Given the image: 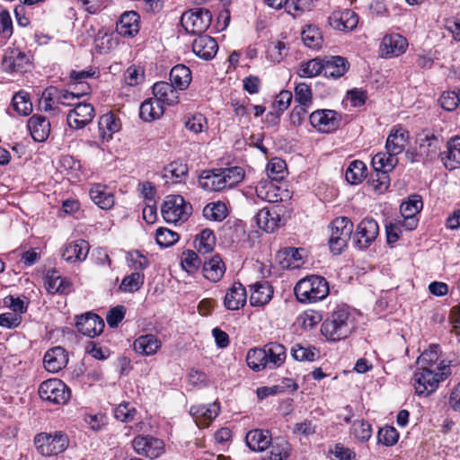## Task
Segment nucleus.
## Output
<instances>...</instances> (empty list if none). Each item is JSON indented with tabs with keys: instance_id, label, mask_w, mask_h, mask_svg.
I'll list each match as a JSON object with an SVG mask.
<instances>
[{
	"instance_id": "nucleus-6",
	"label": "nucleus",
	"mask_w": 460,
	"mask_h": 460,
	"mask_svg": "<svg viewBox=\"0 0 460 460\" xmlns=\"http://www.w3.org/2000/svg\"><path fill=\"white\" fill-rule=\"evenodd\" d=\"M330 292L327 280L321 276L311 275L300 279L294 288L296 299L304 304L324 299Z\"/></svg>"
},
{
	"instance_id": "nucleus-14",
	"label": "nucleus",
	"mask_w": 460,
	"mask_h": 460,
	"mask_svg": "<svg viewBox=\"0 0 460 460\" xmlns=\"http://www.w3.org/2000/svg\"><path fill=\"white\" fill-rule=\"evenodd\" d=\"M95 111L91 103H76L66 116V121L71 128L80 129L84 128L93 119Z\"/></svg>"
},
{
	"instance_id": "nucleus-19",
	"label": "nucleus",
	"mask_w": 460,
	"mask_h": 460,
	"mask_svg": "<svg viewBox=\"0 0 460 460\" xmlns=\"http://www.w3.org/2000/svg\"><path fill=\"white\" fill-rule=\"evenodd\" d=\"M75 325L80 333L88 337H95L102 332L104 322L97 314L87 313L77 317Z\"/></svg>"
},
{
	"instance_id": "nucleus-25",
	"label": "nucleus",
	"mask_w": 460,
	"mask_h": 460,
	"mask_svg": "<svg viewBox=\"0 0 460 460\" xmlns=\"http://www.w3.org/2000/svg\"><path fill=\"white\" fill-rule=\"evenodd\" d=\"M89 195L93 202L102 209H111L115 204L114 194L107 185L93 184L89 190Z\"/></svg>"
},
{
	"instance_id": "nucleus-8",
	"label": "nucleus",
	"mask_w": 460,
	"mask_h": 460,
	"mask_svg": "<svg viewBox=\"0 0 460 460\" xmlns=\"http://www.w3.org/2000/svg\"><path fill=\"white\" fill-rule=\"evenodd\" d=\"M191 210V205L180 195L167 196L161 206L163 218L170 224L186 221Z\"/></svg>"
},
{
	"instance_id": "nucleus-37",
	"label": "nucleus",
	"mask_w": 460,
	"mask_h": 460,
	"mask_svg": "<svg viewBox=\"0 0 460 460\" xmlns=\"http://www.w3.org/2000/svg\"><path fill=\"white\" fill-rule=\"evenodd\" d=\"M268 453L263 456V460H286L288 458L291 451V445L284 438H271Z\"/></svg>"
},
{
	"instance_id": "nucleus-53",
	"label": "nucleus",
	"mask_w": 460,
	"mask_h": 460,
	"mask_svg": "<svg viewBox=\"0 0 460 460\" xmlns=\"http://www.w3.org/2000/svg\"><path fill=\"white\" fill-rule=\"evenodd\" d=\"M195 242L199 252L208 253L212 252L215 247L216 236L212 230L206 228L201 231Z\"/></svg>"
},
{
	"instance_id": "nucleus-32",
	"label": "nucleus",
	"mask_w": 460,
	"mask_h": 460,
	"mask_svg": "<svg viewBox=\"0 0 460 460\" xmlns=\"http://www.w3.org/2000/svg\"><path fill=\"white\" fill-rule=\"evenodd\" d=\"M30 64L29 57L19 49H12L3 59V66L8 72L22 73Z\"/></svg>"
},
{
	"instance_id": "nucleus-23",
	"label": "nucleus",
	"mask_w": 460,
	"mask_h": 460,
	"mask_svg": "<svg viewBox=\"0 0 460 460\" xmlns=\"http://www.w3.org/2000/svg\"><path fill=\"white\" fill-rule=\"evenodd\" d=\"M89 249L90 246L86 241L83 239L74 241L65 245L62 258L69 263L82 262L86 259Z\"/></svg>"
},
{
	"instance_id": "nucleus-48",
	"label": "nucleus",
	"mask_w": 460,
	"mask_h": 460,
	"mask_svg": "<svg viewBox=\"0 0 460 460\" xmlns=\"http://www.w3.org/2000/svg\"><path fill=\"white\" fill-rule=\"evenodd\" d=\"M126 262L133 272L144 273V270L149 266L147 257L138 250L128 252L126 254Z\"/></svg>"
},
{
	"instance_id": "nucleus-47",
	"label": "nucleus",
	"mask_w": 460,
	"mask_h": 460,
	"mask_svg": "<svg viewBox=\"0 0 460 460\" xmlns=\"http://www.w3.org/2000/svg\"><path fill=\"white\" fill-rule=\"evenodd\" d=\"M292 101V93L289 91H281L276 97L273 107L277 109L276 111H270L267 114L266 117L270 119V117H274V123L278 124L280 119L281 114L284 111H286Z\"/></svg>"
},
{
	"instance_id": "nucleus-5",
	"label": "nucleus",
	"mask_w": 460,
	"mask_h": 460,
	"mask_svg": "<svg viewBox=\"0 0 460 460\" xmlns=\"http://www.w3.org/2000/svg\"><path fill=\"white\" fill-rule=\"evenodd\" d=\"M450 375V366H441L440 368L417 367L412 377L415 393L418 395H429Z\"/></svg>"
},
{
	"instance_id": "nucleus-36",
	"label": "nucleus",
	"mask_w": 460,
	"mask_h": 460,
	"mask_svg": "<svg viewBox=\"0 0 460 460\" xmlns=\"http://www.w3.org/2000/svg\"><path fill=\"white\" fill-rule=\"evenodd\" d=\"M271 435L269 430L252 429L245 437L246 445L252 451H265L271 442Z\"/></svg>"
},
{
	"instance_id": "nucleus-45",
	"label": "nucleus",
	"mask_w": 460,
	"mask_h": 460,
	"mask_svg": "<svg viewBox=\"0 0 460 460\" xmlns=\"http://www.w3.org/2000/svg\"><path fill=\"white\" fill-rule=\"evenodd\" d=\"M366 164L359 160H354L350 162L345 172L346 181L352 185L359 184L366 178Z\"/></svg>"
},
{
	"instance_id": "nucleus-11",
	"label": "nucleus",
	"mask_w": 460,
	"mask_h": 460,
	"mask_svg": "<svg viewBox=\"0 0 460 460\" xmlns=\"http://www.w3.org/2000/svg\"><path fill=\"white\" fill-rule=\"evenodd\" d=\"M212 14L208 9L195 8L183 13L181 22L190 34H201L210 26Z\"/></svg>"
},
{
	"instance_id": "nucleus-22",
	"label": "nucleus",
	"mask_w": 460,
	"mask_h": 460,
	"mask_svg": "<svg viewBox=\"0 0 460 460\" xmlns=\"http://www.w3.org/2000/svg\"><path fill=\"white\" fill-rule=\"evenodd\" d=\"M407 40L400 34H390L383 38L381 51L385 58L398 57L406 51Z\"/></svg>"
},
{
	"instance_id": "nucleus-52",
	"label": "nucleus",
	"mask_w": 460,
	"mask_h": 460,
	"mask_svg": "<svg viewBox=\"0 0 460 460\" xmlns=\"http://www.w3.org/2000/svg\"><path fill=\"white\" fill-rule=\"evenodd\" d=\"M301 39L304 44L309 49H318L322 46L323 38L319 29L309 25L302 31Z\"/></svg>"
},
{
	"instance_id": "nucleus-42",
	"label": "nucleus",
	"mask_w": 460,
	"mask_h": 460,
	"mask_svg": "<svg viewBox=\"0 0 460 460\" xmlns=\"http://www.w3.org/2000/svg\"><path fill=\"white\" fill-rule=\"evenodd\" d=\"M191 79V71L185 65H177L171 69L170 83L180 91L186 90Z\"/></svg>"
},
{
	"instance_id": "nucleus-7",
	"label": "nucleus",
	"mask_w": 460,
	"mask_h": 460,
	"mask_svg": "<svg viewBox=\"0 0 460 460\" xmlns=\"http://www.w3.org/2000/svg\"><path fill=\"white\" fill-rule=\"evenodd\" d=\"M329 245L332 252L340 254L347 247L353 232V223L349 217H341L330 224Z\"/></svg>"
},
{
	"instance_id": "nucleus-38",
	"label": "nucleus",
	"mask_w": 460,
	"mask_h": 460,
	"mask_svg": "<svg viewBox=\"0 0 460 460\" xmlns=\"http://www.w3.org/2000/svg\"><path fill=\"white\" fill-rule=\"evenodd\" d=\"M257 226L267 231L273 232L280 226L281 217L276 210L261 208L254 217Z\"/></svg>"
},
{
	"instance_id": "nucleus-43",
	"label": "nucleus",
	"mask_w": 460,
	"mask_h": 460,
	"mask_svg": "<svg viewBox=\"0 0 460 460\" xmlns=\"http://www.w3.org/2000/svg\"><path fill=\"white\" fill-rule=\"evenodd\" d=\"M164 109L156 98H150L142 102L139 109V116L145 121L159 119L164 114Z\"/></svg>"
},
{
	"instance_id": "nucleus-20",
	"label": "nucleus",
	"mask_w": 460,
	"mask_h": 460,
	"mask_svg": "<svg viewBox=\"0 0 460 460\" xmlns=\"http://www.w3.org/2000/svg\"><path fill=\"white\" fill-rule=\"evenodd\" d=\"M439 158L449 171L460 168V136L453 137L447 142V148L440 153Z\"/></svg>"
},
{
	"instance_id": "nucleus-15",
	"label": "nucleus",
	"mask_w": 460,
	"mask_h": 460,
	"mask_svg": "<svg viewBox=\"0 0 460 460\" xmlns=\"http://www.w3.org/2000/svg\"><path fill=\"white\" fill-rule=\"evenodd\" d=\"M132 446L138 454L149 458H156L164 453V445L163 440L152 436H137Z\"/></svg>"
},
{
	"instance_id": "nucleus-59",
	"label": "nucleus",
	"mask_w": 460,
	"mask_h": 460,
	"mask_svg": "<svg viewBox=\"0 0 460 460\" xmlns=\"http://www.w3.org/2000/svg\"><path fill=\"white\" fill-rule=\"evenodd\" d=\"M323 60L320 58H314L305 63H302L298 75L301 77H314L323 73Z\"/></svg>"
},
{
	"instance_id": "nucleus-18",
	"label": "nucleus",
	"mask_w": 460,
	"mask_h": 460,
	"mask_svg": "<svg viewBox=\"0 0 460 460\" xmlns=\"http://www.w3.org/2000/svg\"><path fill=\"white\" fill-rule=\"evenodd\" d=\"M329 23L335 30L349 31L357 27L358 17L352 10H337L329 17Z\"/></svg>"
},
{
	"instance_id": "nucleus-63",
	"label": "nucleus",
	"mask_w": 460,
	"mask_h": 460,
	"mask_svg": "<svg viewBox=\"0 0 460 460\" xmlns=\"http://www.w3.org/2000/svg\"><path fill=\"white\" fill-rule=\"evenodd\" d=\"M181 264L188 273H194L199 268L201 261L195 252L187 250L181 254Z\"/></svg>"
},
{
	"instance_id": "nucleus-62",
	"label": "nucleus",
	"mask_w": 460,
	"mask_h": 460,
	"mask_svg": "<svg viewBox=\"0 0 460 460\" xmlns=\"http://www.w3.org/2000/svg\"><path fill=\"white\" fill-rule=\"evenodd\" d=\"M371 425L363 420H357L351 427V434L359 441H367L372 436Z\"/></svg>"
},
{
	"instance_id": "nucleus-55",
	"label": "nucleus",
	"mask_w": 460,
	"mask_h": 460,
	"mask_svg": "<svg viewBox=\"0 0 460 460\" xmlns=\"http://www.w3.org/2000/svg\"><path fill=\"white\" fill-rule=\"evenodd\" d=\"M184 126L195 134L206 131L208 128L207 119L201 113L188 114L184 119Z\"/></svg>"
},
{
	"instance_id": "nucleus-3",
	"label": "nucleus",
	"mask_w": 460,
	"mask_h": 460,
	"mask_svg": "<svg viewBox=\"0 0 460 460\" xmlns=\"http://www.w3.org/2000/svg\"><path fill=\"white\" fill-rule=\"evenodd\" d=\"M442 143L443 138L436 135L432 129H421L415 136V149L406 150L405 158L411 164L433 162L442 152Z\"/></svg>"
},
{
	"instance_id": "nucleus-41",
	"label": "nucleus",
	"mask_w": 460,
	"mask_h": 460,
	"mask_svg": "<svg viewBox=\"0 0 460 460\" xmlns=\"http://www.w3.org/2000/svg\"><path fill=\"white\" fill-rule=\"evenodd\" d=\"M275 182V181L270 179L260 181L255 187L257 198L270 203L281 199L279 193V189L276 186Z\"/></svg>"
},
{
	"instance_id": "nucleus-54",
	"label": "nucleus",
	"mask_w": 460,
	"mask_h": 460,
	"mask_svg": "<svg viewBox=\"0 0 460 460\" xmlns=\"http://www.w3.org/2000/svg\"><path fill=\"white\" fill-rule=\"evenodd\" d=\"M13 110L22 116H27L32 111V103L25 92L15 93L12 100Z\"/></svg>"
},
{
	"instance_id": "nucleus-27",
	"label": "nucleus",
	"mask_w": 460,
	"mask_h": 460,
	"mask_svg": "<svg viewBox=\"0 0 460 460\" xmlns=\"http://www.w3.org/2000/svg\"><path fill=\"white\" fill-rule=\"evenodd\" d=\"M250 291V304L252 306H263L271 300L273 296V288L265 280L251 285Z\"/></svg>"
},
{
	"instance_id": "nucleus-35",
	"label": "nucleus",
	"mask_w": 460,
	"mask_h": 460,
	"mask_svg": "<svg viewBox=\"0 0 460 460\" xmlns=\"http://www.w3.org/2000/svg\"><path fill=\"white\" fill-rule=\"evenodd\" d=\"M269 369H275L282 366L286 360V348L278 342H270L263 346Z\"/></svg>"
},
{
	"instance_id": "nucleus-1",
	"label": "nucleus",
	"mask_w": 460,
	"mask_h": 460,
	"mask_svg": "<svg viewBox=\"0 0 460 460\" xmlns=\"http://www.w3.org/2000/svg\"><path fill=\"white\" fill-rule=\"evenodd\" d=\"M410 141L409 131L401 127L392 128L385 142V153H378L372 158L376 171L391 172L398 164L397 155L402 154Z\"/></svg>"
},
{
	"instance_id": "nucleus-60",
	"label": "nucleus",
	"mask_w": 460,
	"mask_h": 460,
	"mask_svg": "<svg viewBox=\"0 0 460 460\" xmlns=\"http://www.w3.org/2000/svg\"><path fill=\"white\" fill-rule=\"evenodd\" d=\"M179 240V234L168 228L159 227L155 233L156 243L164 248L173 245Z\"/></svg>"
},
{
	"instance_id": "nucleus-56",
	"label": "nucleus",
	"mask_w": 460,
	"mask_h": 460,
	"mask_svg": "<svg viewBox=\"0 0 460 460\" xmlns=\"http://www.w3.org/2000/svg\"><path fill=\"white\" fill-rule=\"evenodd\" d=\"M291 355L297 361H314L318 357V351L311 346H304L296 343L291 349Z\"/></svg>"
},
{
	"instance_id": "nucleus-29",
	"label": "nucleus",
	"mask_w": 460,
	"mask_h": 460,
	"mask_svg": "<svg viewBox=\"0 0 460 460\" xmlns=\"http://www.w3.org/2000/svg\"><path fill=\"white\" fill-rule=\"evenodd\" d=\"M218 49L217 41L208 35H200L192 43V51L204 60L212 59Z\"/></svg>"
},
{
	"instance_id": "nucleus-2",
	"label": "nucleus",
	"mask_w": 460,
	"mask_h": 460,
	"mask_svg": "<svg viewBox=\"0 0 460 460\" xmlns=\"http://www.w3.org/2000/svg\"><path fill=\"white\" fill-rule=\"evenodd\" d=\"M244 178L240 166L215 168L203 171L199 177V186L206 191H222L235 187Z\"/></svg>"
},
{
	"instance_id": "nucleus-12",
	"label": "nucleus",
	"mask_w": 460,
	"mask_h": 460,
	"mask_svg": "<svg viewBox=\"0 0 460 460\" xmlns=\"http://www.w3.org/2000/svg\"><path fill=\"white\" fill-rule=\"evenodd\" d=\"M341 114L334 110H316L309 116L310 124L321 133H332L341 123Z\"/></svg>"
},
{
	"instance_id": "nucleus-51",
	"label": "nucleus",
	"mask_w": 460,
	"mask_h": 460,
	"mask_svg": "<svg viewBox=\"0 0 460 460\" xmlns=\"http://www.w3.org/2000/svg\"><path fill=\"white\" fill-rule=\"evenodd\" d=\"M203 215L206 218L220 222L227 216V208L222 201L211 202L203 209Z\"/></svg>"
},
{
	"instance_id": "nucleus-39",
	"label": "nucleus",
	"mask_w": 460,
	"mask_h": 460,
	"mask_svg": "<svg viewBox=\"0 0 460 460\" xmlns=\"http://www.w3.org/2000/svg\"><path fill=\"white\" fill-rule=\"evenodd\" d=\"M226 272V265L219 255L212 256L203 264V275L211 282L219 281Z\"/></svg>"
},
{
	"instance_id": "nucleus-28",
	"label": "nucleus",
	"mask_w": 460,
	"mask_h": 460,
	"mask_svg": "<svg viewBox=\"0 0 460 460\" xmlns=\"http://www.w3.org/2000/svg\"><path fill=\"white\" fill-rule=\"evenodd\" d=\"M139 15L134 11L122 13L116 24L117 32L123 37H134L139 31Z\"/></svg>"
},
{
	"instance_id": "nucleus-33",
	"label": "nucleus",
	"mask_w": 460,
	"mask_h": 460,
	"mask_svg": "<svg viewBox=\"0 0 460 460\" xmlns=\"http://www.w3.org/2000/svg\"><path fill=\"white\" fill-rule=\"evenodd\" d=\"M349 68L346 58L341 56H332L323 60V74L326 78L337 79L341 77Z\"/></svg>"
},
{
	"instance_id": "nucleus-40",
	"label": "nucleus",
	"mask_w": 460,
	"mask_h": 460,
	"mask_svg": "<svg viewBox=\"0 0 460 460\" xmlns=\"http://www.w3.org/2000/svg\"><path fill=\"white\" fill-rule=\"evenodd\" d=\"M161 347V341L153 334L141 335L133 343L134 350L143 356L155 355Z\"/></svg>"
},
{
	"instance_id": "nucleus-49",
	"label": "nucleus",
	"mask_w": 460,
	"mask_h": 460,
	"mask_svg": "<svg viewBox=\"0 0 460 460\" xmlns=\"http://www.w3.org/2000/svg\"><path fill=\"white\" fill-rule=\"evenodd\" d=\"M145 282V274L132 272L125 276L119 285V289L123 292L133 293L139 290Z\"/></svg>"
},
{
	"instance_id": "nucleus-13",
	"label": "nucleus",
	"mask_w": 460,
	"mask_h": 460,
	"mask_svg": "<svg viewBox=\"0 0 460 460\" xmlns=\"http://www.w3.org/2000/svg\"><path fill=\"white\" fill-rule=\"evenodd\" d=\"M379 234L377 222L370 217H366L358 225L354 234V243L358 249L368 248L376 239Z\"/></svg>"
},
{
	"instance_id": "nucleus-44",
	"label": "nucleus",
	"mask_w": 460,
	"mask_h": 460,
	"mask_svg": "<svg viewBox=\"0 0 460 460\" xmlns=\"http://www.w3.org/2000/svg\"><path fill=\"white\" fill-rule=\"evenodd\" d=\"M441 366L449 365L443 360H439L438 345L429 346L417 359V367L440 368Z\"/></svg>"
},
{
	"instance_id": "nucleus-21",
	"label": "nucleus",
	"mask_w": 460,
	"mask_h": 460,
	"mask_svg": "<svg viewBox=\"0 0 460 460\" xmlns=\"http://www.w3.org/2000/svg\"><path fill=\"white\" fill-rule=\"evenodd\" d=\"M247 294L240 282H234L226 290L224 297V306L230 311L239 310L246 304Z\"/></svg>"
},
{
	"instance_id": "nucleus-10",
	"label": "nucleus",
	"mask_w": 460,
	"mask_h": 460,
	"mask_svg": "<svg viewBox=\"0 0 460 460\" xmlns=\"http://www.w3.org/2000/svg\"><path fill=\"white\" fill-rule=\"evenodd\" d=\"M39 395L43 401L54 404H65L70 399L71 393L63 381L51 378L40 384Z\"/></svg>"
},
{
	"instance_id": "nucleus-46",
	"label": "nucleus",
	"mask_w": 460,
	"mask_h": 460,
	"mask_svg": "<svg viewBox=\"0 0 460 460\" xmlns=\"http://www.w3.org/2000/svg\"><path fill=\"white\" fill-rule=\"evenodd\" d=\"M266 354L262 348L250 349L246 355V362L248 367L253 371L259 372L268 368Z\"/></svg>"
},
{
	"instance_id": "nucleus-4",
	"label": "nucleus",
	"mask_w": 460,
	"mask_h": 460,
	"mask_svg": "<svg viewBox=\"0 0 460 460\" xmlns=\"http://www.w3.org/2000/svg\"><path fill=\"white\" fill-rule=\"evenodd\" d=\"M356 328L353 313L347 305H339L323 323L322 334L331 341L346 339Z\"/></svg>"
},
{
	"instance_id": "nucleus-34",
	"label": "nucleus",
	"mask_w": 460,
	"mask_h": 460,
	"mask_svg": "<svg viewBox=\"0 0 460 460\" xmlns=\"http://www.w3.org/2000/svg\"><path fill=\"white\" fill-rule=\"evenodd\" d=\"M120 128V121L111 113L103 114L99 118L98 131L99 137L102 143L110 141L112 135Z\"/></svg>"
},
{
	"instance_id": "nucleus-16",
	"label": "nucleus",
	"mask_w": 460,
	"mask_h": 460,
	"mask_svg": "<svg viewBox=\"0 0 460 460\" xmlns=\"http://www.w3.org/2000/svg\"><path fill=\"white\" fill-rule=\"evenodd\" d=\"M75 99L77 98L71 89L59 91L57 88L51 87L44 92L43 101L40 104L43 110L47 111L53 110L55 104L75 106L76 103H74L73 101Z\"/></svg>"
},
{
	"instance_id": "nucleus-58",
	"label": "nucleus",
	"mask_w": 460,
	"mask_h": 460,
	"mask_svg": "<svg viewBox=\"0 0 460 460\" xmlns=\"http://www.w3.org/2000/svg\"><path fill=\"white\" fill-rule=\"evenodd\" d=\"M423 203L420 196L413 195L400 206V211L404 218L415 217L422 208Z\"/></svg>"
},
{
	"instance_id": "nucleus-61",
	"label": "nucleus",
	"mask_w": 460,
	"mask_h": 460,
	"mask_svg": "<svg viewBox=\"0 0 460 460\" xmlns=\"http://www.w3.org/2000/svg\"><path fill=\"white\" fill-rule=\"evenodd\" d=\"M439 102L444 110L448 111H455L460 104V86L456 90L443 93Z\"/></svg>"
},
{
	"instance_id": "nucleus-57",
	"label": "nucleus",
	"mask_w": 460,
	"mask_h": 460,
	"mask_svg": "<svg viewBox=\"0 0 460 460\" xmlns=\"http://www.w3.org/2000/svg\"><path fill=\"white\" fill-rule=\"evenodd\" d=\"M287 164L284 160L280 158L271 159L266 168L268 179L280 181L286 174Z\"/></svg>"
},
{
	"instance_id": "nucleus-30",
	"label": "nucleus",
	"mask_w": 460,
	"mask_h": 460,
	"mask_svg": "<svg viewBox=\"0 0 460 460\" xmlns=\"http://www.w3.org/2000/svg\"><path fill=\"white\" fill-rule=\"evenodd\" d=\"M67 362V354L62 347H55L49 349L43 358L44 367L50 373H57L63 369Z\"/></svg>"
},
{
	"instance_id": "nucleus-9",
	"label": "nucleus",
	"mask_w": 460,
	"mask_h": 460,
	"mask_svg": "<svg viewBox=\"0 0 460 460\" xmlns=\"http://www.w3.org/2000/svg\"><path fill=\"white\" fill-rule=\"evenodd\" d=\"M34 444L40 455L52 456L64 452L67 448L69 438L62 431L40 433L35 437Z\"/></svg>"
},
{
	"instance_id": "nucleus-26",
	"label": "nucleus",
	"mask_w": 460,
	"mask_h": 460,
	"mask_svg": "<svg viewBox=\"0 0 460 460\" xmlns=\"http://www.w3.org/2000/svg\"><path fill=\"white\" fill-rule=\"evenodd\" d=\"M44 287L50 294H68L72 291V283L56 270H49L44 278Z\"/></svg>"
},
{
	"instance_id": "nucleus-31",
	"label": "nucleus",
	"mask_w": 460,
	"mask_h": 460,
	"mask_svg": "<svg viewBox=\"0 0 460 460\" xmlns=\"http://www.w3.org/2000/svg\"><path fill=\"white\" fill-rule=\"evenodd\" d=\"M179 89L175 88L173 84L167 82H157L153 86V93L164 106L174 105L179 102Z\"/></svg>"
},
{
	"instance_id": "nucleus-64",
	"label": "nucleus",
	"mask_w": 460,
	"mask_h": 460,
	"mask_svg": "<svg viewBox=\"0 0 460 460\" xmlns=\"http://www.w3.org/2000/svg\"><path fill=\"white\" fill-rule=\"evenodd\" d=\"M399 433L396 429L391 426H385L379 429L377 434L378 442L385 446H393L397 443Z\"/></svg>"
},
{
	"instance_id": "nucleus-17",
	"label": "nucleus",
	"mask_w": 460,
	"mask_h": 460,
	"mask_svg": "<svg viewBox=\"0 0 460 460\" xmlns=\"http://www.w3.org/2000/svg\"><path fill=\"white\" fill-rule=\"evenodd\" d=\"M219 411V404L216 402L209 404L193 405L190 409V415L200 429L207 428L217 417Z\"/></svg>"
},
{
	"instance_id": "nucleus-50",
	"label": "nucleus",
	"mask_w": 460,
	"mask_h": 460,
	"mask_svg": "<svg viewBox=\"0 0 460 460\" xmlns=\"http://www.w3.org/2000/svg\"><path fill=\"white\" fill-rule=\"evenodd\" d=\"M188 173V166L180 162L171 163L164 168V177L172 183L181 182Z\"/></svg>"
},
{
	"instance_id": "nucleus-24",
	"label": "nucleus",
	"mask_w": 460,
	"mask_h": 460,
	"mask_svg": "<svg viewBox=\"0 0 460 460\" xmlns=\"http://www.w3.org/2000/svg\"><path fill=\"white\" fill-rule=\"evenodd\" d=\"M27 128L36 142H44L50 134L49 120L40 114H34L28 119Z\"/></svg>"
}]
</instances>
